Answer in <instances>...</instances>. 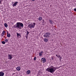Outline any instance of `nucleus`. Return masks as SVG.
Here are the masks:
<instances>
[{"instance_id":"obj_1","label":"nucleus","mask_w":76,"mask_h":76,"mask_svg":"<svg viewBox=\"0 0 76 76\" xmlns=\"http://www.w3.org/2000/svg\"><path fill=\"white\" fill-rule=\"evenodd\" d=\"M56 69H57V67L51 66L46 69V71L51 73H53L56 71Z\"/></svg>"},{"instance_id":"obj_2","label":"nucleus","mask_w":76,"mask_h":76,"mask_svg":"<svg viewBox=\"0 0 76 76\" xmlns=\"http://www.w3.org/2000/svg\"><path fill=\"white\" fill-rule=\"evenodd\" d=\"M16 27H17V28L21 29L23 27V24L20 22H18L17 23L16 25H15Z\"/></svg>"},{"instance_id":"obj_3","label":"nucleus","mask_w":76,"mask_h":76,"mask_svg":"<svg viewBox=\"0 0 76 76\" xmlns=\"http://www.w3.org/2000/svg\"><path fill=\"white\" fill-rule=\"evenodd\" d=\"M50 35H51V33L50 32H47L43 35V37L47 38H49V37H50Z\"/></svg>"},{"instance_id":"obj_4","label":"nucleus","mask_w":76,"mask_h":76,"mask_svg":"<svg viewBox=\"0 0 76 76\" xmlns=\"http://www.w3.org/2000/svg\"><path fill=\"white\" fill-rule=\"evenodd\" d=\"M35 23H34L28 25V27L30 28V29H32V28H34L35 27Z\"/></svg>"},{"instance_id":"obj_5","label":"nucleus","mask_w":76,"mask_h":76,"mask_svg":"<svg viewBox=\"0 0 76 76\" xmlns=\"http://www.w3.org/2000/svg\"><path fill=\"white\" fill-rule=\"evenodd\" d=\"M41 61L43 62V63H44L46 62V59L44 58H42L41 59Z\"/></svg>"},{"instance_id":"obj_6","label":"nucleus","mask_w":76,"mask_h":76,"mask_svg":"<svg viewBox=\"0 0 76 76\" xmlns=\"http://www.w3.org/2000/svg\"><path fill=\"white\" fill-rule=\"evenodd\" d=\"M12 54H8V59L10 60H11V59H12V58H13V57H12Z\"/></svg>"},{"instance_id":"obj_7","label":"nucleus","mask_w":76,"mask_h":76,"mask_svg":"<svg viewBox=\"0 0 76 76\" xmlns=\"http://www.w3.org/2000/svg\"><path fill=\"white\" fill-rule=\"evenodd\" d=\"M16 69L18 71H20V66L17 67L16 68Z\"/></svg>"},{"instance_id":"obj_8","label":"nucleus","mask_w":76,"mask_h":76,"mask_svg":"<svg viewBox=\"0 0 76 76\" xmlns=\"http://www.w3.org/2000/svg\"><path fill=\"white\" fill-rule=\"evenodd\" d=\"M18 2H15L14 4H12V6L13 7H15V6H16L17 4H18Z\"/></svg>"},{"instance_id":"obj_9","label":"nucleus","mask_w":76,"mask_h":76,"mask_svg":"<svg viewBox=\"0 0 76 76\" xmlns=\"http://www.w3.org/2000/svg\"><path fill=\"white\" fill-rule=\"evenodd\" d=\"M17 37L18 38H19V37H21V34H19L18 33H17Z\"/></svg>"},{"instance_id":"obj_10","label":"nucleus","mask_w":76,"mask_h":76,"mask_svg":"<svg viewBox=\"0 0 76 76\" xmlns=\"http://www.w3.org/2000/svg\"><path fill=\"white\" fill-rule=\"evenodd\" d=\"M43 53V51H42L40 52L39 53V56H42V54Z\"/></svg>"},{"instance_id":"obj_11","label":"nucleus","mask_w":76,"mask_h":76,"mask_svg":"<svg viewBox=\"0 0 76 76\" xmlns=\"http://www.w3.org/2000/svg\"><path fill=\"white\" fill-rule=\"evenodd\" d=\"M4 73L2 72H0V76H4Z\"/></svg>"},{"instance_id":"obj_12","label":"nucleus","mask_w":76,"mask_h":76,"mask_svg":"<svg viewBox=\"0 0 76 76\" xmlns=\"http://www.w3.org/2000/svg\"><path fill=\"white\" fill-rule=\"evenodd\" d=\"M44 41L47 42H48V40L47 38H44Z\"/></svg>"},{"instance_id":"obj_13","label":"nucleus","mask_w":76,"mask_h":76,"mask_svg":"<svg viewBox=\"0 0 76 76\" xmlns=\"http://www.w3.org/2000/svg\"><path fill=\"white\" fill-rule=\"evenodd\" d=\"M7 37L8 38H10L11 37L10 34H9L8 32H7Z\"/></svg>"},{"instance_id":"obj_14","label":"nucleus","mask_w":76,"mask_h":76,"mask_svg":"<svg viewBox=\"0 0 76 76\" xmlns=\"http://www.w3.org/2000/svg\"><path fill=\"white\" fill-rule=\"evenodd\" d=\"M42 19V18L41 17H39L38 18L39 20H41Z\"/></svg>"},{"instance_id":"obj_15","label":"nucleus","mask_w":76,"mask_h":76,"mask_svg":"<svg viewBox=\"0 0 76 76\" xmlns=\"http://www.w3.org/2000/svg\"><path fill=\"white\" fill-rule=\"evenodd\" d=\"M30 73H31V71L30 70H28L27 71V74L28 75L30 74Z\"/></svg>"},{"instance_id":"obj_16","label":"nucleus","mask_w":76,"mask_h":76,"mask_svg":"<svg viewBox=\"0 0 76 76\" xmlns=\"http://www.w3.org/2000/svg\"><path fill=\"white\" fill-rule=\"evenodd\" d=\"M4 25L5 28H7V26H8L7 25V23H5L4 24Z\"/></svg>"},{"instance_id":"obj_17","label":"nucleus","mask_w":76,"mask_h":76,"mask_svg":"<svg viewBox=\"0 0 76 76\" xmlns=\"http://www.w3.org/2000/svg\"><path fill=\"white\" fill-rule=\"evenodd\" d=\"M8 41H9V39H7L5 40V42H8Z\"/></svg>"},{"instance_id":"obj_18","label":"nucleus","mask_w":76,"mask_h":76,"mask_svg":"<svg viewBox=\"0 0 76 76\" xmlns=\"http://www.w3.org/2000/svg\"><path fill=\"white\" fill-rule=\"evenodd\" d=\"M1 43H2V44H5L6 43V42H4V41H2L1 42Z\"/></svg>"},{"instance_id":"obj_19","label":"nucleus","mask_w":76,"mask_h":76,"mask_svg":"<svg viewBox=\"0 0 76 76\" xmlns=\"http://www.w3.org/2000/svg\"><path fill=\"white\" fill-rule=\"evenodd\" d=\"M2 1H3V0H0V4H2Z\"/></svg>"},{"instance_id":"obj_20","label":"nucleus","mask_w":76,"mask_h":76,"mask_svg":"<svg viewBox=\"0 0 76 76\" xmlns=\"http://www.w3.org/2000/svg\"><path fill=\"white\" fill-rule=\"evenodd\" d=\"M52 22L53 21L51 20H49V22H50V23H52Z\"/></svg>"},{"instance_id":"obj_21","label":"nucleus","mask_w":76,"mask_h":76,"mask_svg":"<svg viewBox=\"0 0 76 76\" xmlns=\"http://www.w3.org/2000/svg\"><path fill=\"white\" fill-rule=\"evenodd\" d=\"M36 59H37V57H35L34 58V60H36Z\"/></svg>"},{"instance_id":"obj_22","label":"nucleus","mask_w":76,"mask_h":76,"mask_svg":"<svg viewBox=\"0 0 76 76\" xmlns=\"http://www.w3.org/2000/svg\"><path fill=\"white\" fill-rule=\"evenodd\" d=\"M2 34H5V31H3V32H2Z\"/></svg>"},{"instance_id":"obj_23","label":"nucleus","mask_w":76,"mask_h":76,"mask_svg":"<svg viewBox=\"0 0 76 76\" xmlns=\"http://www.w3.org/2000/svg\"><path fill=\"white\" fill-rule=\"evenodd\" d=\"M56 57H60V56H58V55H56Z\"/></svg>"},{"instance_id":"obj_24","label":"nucleus","mask_w":76,"mask_h":76,"mask_svg":"<svg viewBox=\"0 0 76 76\" xmlns=\"http://www.w3.org/2000/svg\"><path fill=\"white\" fill-rule=\"evenodd\" d=\"M4 34H3V33L1 34V36H2V37H3V36H4Z\"/></svg>"},{"instance_id":"obj_25","label":"nucleus","mask_w":76,"mask_h":76,"mask_svg":"<svg viewBox=\"0 0 76 76\" xmlns=\"http://www.w3.org/2000/svg\"><path fill=\"white\" fill-rule=\"evenodd\" d=\"M74 10L75 12H76V8H75L74 9Z\"/></svg>"},{"instance_id":"obj_26","label":"nucleus","mask_w":76,"mask_h":76,"mask_svg":"<svg viewBox=\"0 0 76 76\" xmlns=\"http://www.w3.org/2000/svg\"><path fill=\"white\" fill-rule=\"evenodd\" d=\"M26 39H28V36H26Z\"/></svg>"},{"instance_id":"obj_27","label":"nucleus","mask_w":76,"mask_h":76,"mask_svg":"<svg viewBox=\"0 0 76 76\" xmlns=\"http://www.w3.org/2000/svg\"><path fill=\"white\" fill-rule=\"evenodd\" d=\"M51 59L52 60H53V57H52V58H51Z\"/></svg>"},{"instance_id":"obj_28","label":"nucleus","mask_w":76,"mask_h":76,"mask_svg":"<svg viewBox=\"0 0 76 76\" xmlns=\"http://www.w3.org/2000/svg\"><path fill=\"white\" fill-rule=\"evenodd\" d=\"M32 1H35V0H31Z\"/></svg>"},{"instance_id":"obj_29","label":"nucleus","mask_w":76,"mask_h":76,"mask_svg":"<svg viewBox=\"0 0 76 76\" xmlns=\"http://www.w3.org/2000/svg\"><path fill=\"white\" fill-rule=\"evenodd\" d=\"M29 34V32H28V31H27V34Z\"/></svg>"},{"instance_id":"obj_30","label":"nucleus","mask_w":76,"mask_h":76,"mask_svg":"<svg viewBox=\"0 0 76 76\" xmlns=\"http://www.w3.org/2000/svg\"><path fill=\"white\" fill-rule=\"evenodd\" d=\"M44 20H43V22H44Z\"/></svg>"}]
</instances>
